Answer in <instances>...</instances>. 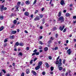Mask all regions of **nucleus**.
I'll use <instances>...</instances> for the list:
<instances>
[{
  "label": "nucleus",
  "instance_id": "1",
  "mask_svg": "<svg viewBox=\"0 0 76 76\" xmlns=\"http://www.w3.org/2000/svg\"><path fill=\"white\" fill-rule=\"evenodd\" d=\"M64 21V18L63 16H61L58 18V21H60L61 22H63Z\"/></svg>",
  "mask_w": 76,
  "mask_h": 76
},
{
  "label": "nucleus",
  "instance_id": "2",
  "mask_svg": "<svg viewBox=\"0 0 76 76\" xmlns=\"http://www.w3.org/2000/svg\"><path fill=\"white\" fill-rule=\"evenodd\" d=\"M39 20V17L38 16H37L34 19V20L35 21L37 20Z\"/></svg>",
  "mask_w": 76,
  "mask_h": 76
},
{
  "label": "nucleus",
  "instance_id": "3",
  "mask_svg": "<svg viewBox=\"0 0 76 76\" xmlns=\"http://www.w3.org/2000/svg\"><path fill=\"white\" fill-rule=\"evenodd\" d=\"M67 53L69 55L71 54V51H70V49H69L67 50Z\"/></svg>",
  "mask_w": 76,
  "mask_h": 76
},
{
  "label": "nucleus",
  "instance_id": "4",
  "mask_svg": "<svg viewBox=\"0 0 76 76\" xmlns=\"http://www.w3.org/2000/svg\"><path fill=\"white\" fill-rule=\"evenodd\" d=\"M19 45V44L18 42H16L14 45V48H16V46H18Z\"/></svg>",
  "mask_w": 76,
  "mask_h": 76
},
{
  "label": "nucleus",
  "instance_id": "5",
  "mask_svg": "<svg viewBox=\"0 0 76 76\" xmlns=\"http://www.w3.org/2000/svg\"><path fill=\"white\" fill-rule=\"evenodd\" d=\"M60 4L61 5H64V4H65L64 1L63 0H61L60 2Z\"/></svg>",
  "mask_w": 76,
  "mask_h": 76
},
{
  "label": "nucleus",
  "instance_id": "6",
  "mask_svg": "<svg viewBox=\"0 0 76 76\" xmlns=\"http://www.w3.org/2000/svg\"><path fill=\"white\" fill-rule=\"evenodd\" d=\"M4 5H2L1 7V12H3V10L4 9Z\"/></svg>",
  "mask_w": 76,
  "mask_h": 76
},
{
  "label": "nucleus",
  "instance_id": "7",
  "mask_svg": "<svg viewBox=\"0 0 76 76\" xmlns=\"http://www.w3.org/2000/svg\"><path fill=\"white\" fill-rule=\"evenodd\" d=\"M64 26H63L62 27L61 26L59 28V29L61 31H62L63 30V29H64Z\"/></svg>",
  "mask_w": 76,
  "mask_h": 76
},
{
  "label": "nucleus",
  "instance_id": "8",
  "mask_svg": "<svg viewBox=\"0 0 76 76\" xmlns=\"http://www.w3.org/2000/svg\"><path fill=\"white\" fill-rule=\"evenodd\" d=\"M11 34H15L16 33V31H11Z\"/></svg>",
  "mask_w": 76,
  "mask_h": 76
},
{
  "label": "nucleus",
  "instance_id": "9",
  "mask_svg": "<svg viewBox=\"0 0 76 76\" xmlns=\"http://www.w3.org/2000/svg\"><path fill=\"white\" fill-rule=\"evenodd\" d=\"M39 68H40V66H38V65L35 68V69L36 70H38L39 69Z\"/></svg>",
  "mask_w": 76,
  "mask_h": 76
},
{
  "label": "nucleus",
  "instance_id": "10",
  "mask_svg": "<svg viewBox=\"0 0 76 76\" xmlns=\"http://www.w3.org/2000/svg\"><path fill=\"white\" fill-rule=\"evenodd\" d=\"M32 73L34 75H37V73H36V72L34 71H32Z\"/></svg>",
  "mask_w": 76,
  "mask_h": 76
},
{
  "label": "nucleus",
  "instance_id": "11",
  "mask_svg": "<svg viewBox=\"0 0 76 76\" xmlns=\"http://www.w3.org/2000/svg\"><path fill=\"white\" fill-rule=\"evenodd\" d=\"M42 61L39 62L38 64V66L40 67H41V65L42 64Z\"/></svg>",
  "mask_w": 76,
  "mask_h": 76
},
{
  "label": "nucleus",
  "instance_id": "12",
  "mask_svg": "<svg viewBox=\"0 0 76 76\" xmlns=\"http://www.w3.org/2000/svg\"><path fill=\"white\" fill-rule=\"evenodd\" d=\"M29 69H27L26 70V73H27V74H29Z\"/></svg>",
  "mask_w": 76,
  "mask_h": 76
},
{
  "label": "nucleus",
  "instance_id": "13",
  "mask_svg": "<svg viewBox=\"0 0 76 76\" xmlns=\"http://www.w3.org/2000/svg\"><path fill=\"white\" fill-rule=\"evenodd\" d=\"M24 15L25 16H28V15H29V12H26L24 13Z\"/></svg>",
  "mask_w": 76,
  "mask_h": 76
},
{
  "label": "nucleus",
  "instance_id": "14",
  "mask_svg": "<svg viewBox=\"0 0 76 76\" xmlns=\"http://www.w3.org/2000/svg\"><path fill=\"white\" fill-rule=\"evenodd\" d=\"M62 64V63L59 62V63L58 64V67H60V66H61Z\"/></svg>",
  "mask_w": 76,
  "mask_h": 76
},
{
  "label": "nucleus",
  "instance_id": "15",
  "mask_svg": "<svg viewBox=\"0 0 76 76\" xmlns=\"http://www.w3.org/2000/svg\"><path fill=\"white\" fill-rule=\"evenodd\" d=\"M15 8L16 9V10H18V9H19V6H15Z\"/></svg>",
  "mask_w": 76,
  "mask_h": 76
},
{
  "label": "nucleus",
  "instance_id": "16",
  "mask_svg": "<svg viewBox=\"0 0 76 76\" xmlns=\"http://www.w3.org/2000/svg\"><path fill=\"white\" fill-rule=\"evenodd\" d=\"M66 17H68V16H70V14L69 13H67L66 14Z\"/></svg>",
  "mask_w": 76,
  "mask_h": 76
},
{
  "label": "nucleus",
  "instance_id": "17",
  "mask_svg": "<svg viewBox=\"0 0 76 76\" xmlns=\"http://www.w3.org/2000/svg\"><path fill=\"white\" fill-rule=\"evenodd\" d=\"M4 28V27L2 26L1 28H0V31H3V29Z\"/></svg>",
  "mask_w": 76,
  "mask_h": 76
},
{
  "label": "nucleus",
  "instance_id": "18",
  "mask_svg": "<svg viewBox=\"0 0 76 76\" xmlns=\"http://www.w3.org/2000/svg\"><path fill=\"white\" fill-rule=\"evenodd\" d=\"M4 18V17L2 15L0 16V19L1 20H3V18Z\"/></svg>",
  "mask_w": 76,
  "mask_h": 76
},
{
  "label": "nucleus",
  "instance_id": "19",
  "mask_svg": "<svg viewBox=\"0 0 76 76\" xmlns=\"http://www.w3.org/2000/svg\"><path fill=\"white\" fill-rule=\"evenodd\" d=\"M57 29V28L56 27H54L52 29V31H55V30H56Z\"/></svg>",
  "mask_w": 76,
  "mask_h": 76
},
{
  "label": "nucleus",
  "instance_id": "20",
  "mask_svg": "<svg viewBox=\"0 0 76 76\" xmlns=\"http://www.w3.org/2000/svg\"><path fill=\"white\" fill-rule=\"evenodd\" d=\"M61 12H60L58 13V17H60V16H61Z\"/></svg>",
  "mask_w": 76,
  "mask_h": 76
},
{
  "label": "nucleus",
  "instance_id": "21",
  "mask_svg": "<svg viewBox=\"0 0 76 76\" xmlns=\"http://www.w3.org/2000/svg\"><path fill=\"white\" fill-rule=\"evenodd\" d=\"M29 1H26V3L27 4H29L30 3H29Z\"/></svg>",
  "mask_w": 76,
  "mask_h": 76
},
{
  "label": "nucleus",
  "instance_id": "22",
  "mask_svg": "<svg viewBox=\"0 0 76 76\" xmlns=\"http://www.w3.org/2000/svg\"><path fill=\"white\" fill-rule=\"evenodd\" d=\"M58 68H59V70L60 71L62 70V69H63V67H58Z\"/></svg>",
  "mask_w": 76,
  "mask_h": 76
},
{
  "label": "nucleus",
  "instance_id": "23",
  "mask_svg": "<svg viewBox=\"0 0 76 76\" xmlns=\"http://www.w3.org/2000/svg\"><path fill=\"white\" fill-rule=\"evenodd\" d=\"M40 18H42V17H43V15L42 14H39V15Z\"/></svg>",
  "mask_w": 76,
  "mask_h": 76
},
{
  "label": "nucleus",
  "instance_id": "24",
  "mask_svg": "<svg viewBox=\"0 0 76 76\" xmlns=\"http://www.w3.org/2000/svg\"><path fill=\"white\" fill-rule=\"evenodd\" d=\"M17 23V20H14L13 21V23L14 24H16V23Z\"/></svg>",
  "mask_w": 76,
  "mask_h": 76
},
{
  "label": "nucleus",
  "instance_id": "25",
  "mask_svg": "<svg viewBox=\"0 0 76 76\" xmlns=\"http://www.w3.org/2000/svg\"><path fill=\"white\" fill-rule=\"evenodd\" d=\"M19 45L20 46H23V44L22 43H20L19 44Z\"/></svg>",
  "mask_w": 76,
  "mask_h": 76
},
{
  "label": "nucleus",
  "instance_id": "26",
  "mask_svg": "<svg viewBox=\"0 0 76 76\" xmlns=\"http://www.w3.org/2000/svg\"><path fill=\"white\" fill-rule=\"evenodd\" d=\"M44 50L45 51H47L48 50V48L45 47L44 49Z\"/></svg>",
  "mask_w": 76,
  "mask_h": 76
},
{
  "label": "nucleus",
  "instance_id": "27",
  "mask_svg": "<svg viewBox=\"0 0 76 76\" xmlns=\"http://www.w3.org/2000/svg\"><path fill=\"white\" fill-rule=\"evenodd\" d=\"M50 70L51 71H53V70H54V67H53V66H51L50 67Z\"/></svg>",
  "mask_w": 76,
  "mask_h": 76
},
{
  "label": "nucleus",
  "instance_id": "28",
  "mask_svg": "<svg viewBox=\"0 0 76 76\" xmlns=\"http://www.w3.org/2000/svg\"><path fill=\"white\" fill-rule=\"evenodd\" d=\"M45 64L46 65V67H49V65L48 64V63H46Z\"/></svg>",
  "mask_w": 76,
  "mask_h": 76
},
{
  "label": "nucleus",
  "instance_id": "29",
  "mask_svg": "<svg viewBox=\"0 0 76 76\" xmlns=\"http://www.w3.org/2000/svg\"><path fill=\"white\" fill-rule=\"evenodd\" d=\"M14 37V35L11 36H10V38L11 39H13Z\"/></svg>",
  "mask_w": 76,
  "mask_h": 76
},
{
  "label": "nucleus",
  "instance_id": "30",
  "mask_svg": "<svg viewBox=\"0 0 76 76\" xmlns=\"http://www.w3.org/2000/svg\"><path fill=\"white\" fill-rule=\"evenodd\" d=\"M19 55H20V56H22L23 55V54H22V53L21 52H20L18 54Z\"/></svg>",
  "mask_w": 76,
  "mask_h": 76
},
{
  "label": "nucleus",
  "instance_id": "31",
  "mask_svg": "<svg viewBox=\"0 0 76 76\" xmlns=\"http://www.w3.org/2000/svg\"><path fill=\"white\" fill-rule=\"evenodd\" d=\"M51 43H52V40H50L48 41V44H51Z\"/></svg>",
  "mask_w": 76,
  "mask_h": 76
},
{
  "label": "nucleus",
  "instance_id": "32",
  "mask_svg": "<svg viewBox=\"0 0 76 76\" xmlns=\"http://www.w3.org/2000/svg\"><path fill=\"white\" fill-rule=\"evenodd\" d=\"M20 3H21V2H18L17 3V5H18V6H19V5H20Z\"/></svg>",
  "mask_w": 76,
  "mask_h": 76
},
{
  "label": "nucleus",
  "instance_id": "33",
  "mask_svg": "<svg viewBox=\"0 0 76 76\" xmlns=\"http://www.w3.org/2000/svg\"><path fill=\"white\" fill-rule=\"evenodd\" d=\"M36 55H37V56H38V55H39V52H35Z\"/></svg>",
  "mask_w": 76,
  "mask_h": 76
},
{
  "label": "nucleus",
  "instance_id": "34",
  "mask_svg": "<svg viewBox=\"0 0 76 76\" xmlns=\"http://www.w3.org/2000/svg\"><path fill=\"white\" fill-rule=\"evenodd\" d=\"M58 47H56L54 48V50H58Z\"/></svg>",
  "mask_w": 76,
  "mask_h": 76
},
{
  "label": "nucleus",
  "instance_id": "35",
  "mask_svg": "<svg viewBox=\"0 0 76 76\" xmlns=\"http://www.w3.org/2000/svg\"><path fill=\"white\" fill-rule=\"evenodd\" d=\"M7 42V39H5L4 41V42Z\"/></svg>",
  "mask_w": 76,
  "mask_h": 76
},
{
  "label": "nucleus",
  "instance_id": "36",
  "mask_svg": "<svg viewBox=\"0 0 76 76\" xmlns=\"http://www.w3.org/2000/svg\"><path fill=\"white\" fill-rule=\"evenodd\" d=\"M2 71L3 72H4V73H6V71H5V70L4 69L2 70Z\"/></svg>",
  "mask_w": 76,
  "mask_h": 76
},
{
  "label": "nucleus",
  "instance_id": "37",
  "mask_svg": "<svg viewBox=\"0 0 76 76\" xmlns=\"http://www.w3.org/2000/svg\"><path fill=\"white\" fill-rule=\"evenodd\" d=\"M66 31V28H65L64 30L63 31V32H65Z\"/></svg>",
  "mask_w": 76,
  "mask_h": 76
},
{
  "label": "nucleus",
  "instance_id": "38",
  "mask_svg": "<svg viewBox=\"0 0 76 76\" xmlns=\"http://www.w3.org/2000/svg\"><path fill=\"white\" fill-rule=\"evenodd\" d=\"M50 39L51 40H54V37H51L50 38Z\"/></svg>",
  "mask_w": 76,
  "mask_h": 76
},
{
  "label": "nucleus",
  "instance_id": "39",
  "mask_svg": "<svg viewBox=\"0 0 76 76\" xmlns=\"http://www.w3.org/2000/svg\"><path fill=\"white\" fill-rule=\"evenodd\" d=\"M38 13V10H36L34 13L35 14H36V13Z\"/></svg>",
  "mask_w": 76,
  "mask_h": 76
},
{
  "label": "nucleus",
  "instance_id": "40",
  "mask_svg": "<svg viewBox=\"0 0 76 76\" xmlns=\"http://www.w3.org/2000/svg\"><path fill=\"white\" fill-rule=\"evenodd\" d=\"M59 63V61H57L56 62V64H57Z\"/></svg>",
  "mask_w": 76,
  "mask_h": 76
},
{
  "label": "nucleus",
  "instance_id": "41",
  "mask_svg": "<svg viewBox=\"0 0 76 76\" xmlns=\"http://www.w3.org/2000/svg\"><path fill=\"white\" fill-rule=\"evenodd\" d=\"M36 3H37V0H35L33 4H35Z\"/></svg>",
  "mask_w": 76,
  "mask_h": 76
},
{
  "label": "nucleus",
  "instance_id": "42",
  "mask_svg": "<svg viewBox=\"0 0 76 76\" xmlns=\"http://www.w3.org/2000/svg\"><path fill=\"white\" fill-rule=\"evenodd\" d=\"M49 59L51 60L52 59V57H51V56H49Z\"/></svg>",
  "mask_w": 76,
  "mask_h": 76
},
{
  "label": "nucleus",
  "instance_id": "43",
  "mask_svg": "<svg viewBox=\"0 0 76 76\" xmlns=\"http://www.w3.org/2000/svg\"><path fill=\"white\" fill-rule=\"evenodd\" d=\"M14 14L12 13L10 17H12V16H14Z\"/></svg>",
  "mask_w": 76,
  "mask_h": 76
},
{
  "label": "nucleus",
  "instance_id": "44",
  "mask_svg": "<svg viewBox=\"0 0 76 76\" xmlns=\"http://www.w3.org/2000/svg\"><path fill=\"white\" fill-rule=\"evenodd\" d=\"M42 75H45V72H42Z\"/></svg>",
  "mask_w": 76,
  "mask_h": 76
},
{
  "label": "nucleus",
  "instance_id": "45",
  "mask_svg": "<svg viewBox=\"0 0 76 76\" xmlns=\"http://www.w3.org/2000/svg\"><path fill=\"white\" fill-rule=\"evenodd\" d=\"M33 62V60H31V61H30V64H32V63Z\"/></svg>",
  "mask_w": 76,
  "mask_h": 76
},
{
  "label": "nucleus",
  "instance_id": "46",
  "mask_svg": "<svg viewBox=\"0 0 76 76\" xmlns=\"http://www.w3.org/2000/svg\"><path fill=\"white\" fill-rule=\"evenodd\" d=\"M25 75V73L24 72H23L21 74V76H24Z\"/></svg>",
  "mask_w": 76,
  "mask_h": 76
},
{
  "label": "nucleus",
  "instance_id": "47",
  "mask_svg": "<svg viewBox=\"0 0 76 76\" xmlns=\"http://www.w3.org/2000/svg\"><path fill=\"white\" fill-rule=\"evenodd\" d=\"M37 49H35V50H34L33 51L34 53H36V52H37Z\"/></svg>",
  "mask_w": 76,
  "mask_h": 76
},
{
  "label": "nucleus",
  "instance_id": "48",
  "mask_svg": "<svg viewBox=\"0 0 76 76\" xmlns=\"http://www.w3.org/2000/svg\"><path fill=\"white\" fill-rule=\"evenodd\" d=\"M66 61V60H65V59H64V61H63V64H64V63H65V61Z\"/></svg>",
  "mask_w": 76,
  "mask_h": 76
},
{
  "label": "nucleus",
  "instance_id": "49",
  "mask_svg": "<svg viewBox=\"0 0 76 76\" xmlns=\"http://www.w3.org/2000/svg\"><path fill=\"white\" fill-rule=\"evenodd\" d=\"M39 44H41V45H42V44H43V43H42V42L41 41H39Z\"/></svg>",
  "mask_w": 76,
  "mask_h": 76
},
{
  "label": "nucleus",
  "instance_id": "50",
  "mask_svg": "<svg viewBox=\"0 0 76 76\" xmlns=\"http://www.w3.org/2000/svg\"><path fill=\"white\" fill-rule=\"evenodd\" d=\"M73 18L74 19H76V16H74L73 17Z\"/></svg>",
  "mask_w": 76,
  "mask_h": 76
},
{
  "label": "nucleus",
  "instance_id": "51",
  "mask_svg": "<svg viewBox=\"0 0 76 76\" xmlns=\"http://www.w3.org/2000/svg\"><path fill=\"white\" fill-rule=\"evenodd\" d=\"M37 58H35L34 59V61H36V60H37Z\"/></svg>",
  "mask_w": 76,
  "mask_h": 76
},
{
  "label": "nucleus",
  "instance_id": "52",
  "mask_svg": "<svg viewBox=\"0 0 76 76\" xmlns=\"http://www.w3.org/2000/svg\"><path fill=\"white\" fill-rule=\"evenodd\" d=\"M42 24H44V23H45V20H42Z\"/></svg>",
  "mask_w": 76,
  "mask_h": 76
},
{
  "label": "nucleus",
  "instance_id": "53",
  "mask_svg": "<svg viewBox=\"0 0 76 76\" xmlns=\"http://www.w3.org/2000/svg\"><path fill=\"white\" fill-rule=\"evenodd\" d=\"M26 50H29V48L28 47H27L26 48Z\"/></svg>",
  "mask_w": 76,
  "mask_h": 76
},
{
  "label": "nucleus",
  "instance_id": "54",
  "mask_svg": "<svg viewBox=\"0 0 76 76\" xmlns=\"http://www.w3.org/2000/svg\"><path fill=\"white\" fill-rule=\"evenodd\" d=\"M7 9V8H6V7H5V8H4V10H6Z\"/></svg>",
  "mask_w": 76,
  "mask_h": 76
},
{
  "label": "nucleus",
  "instance_id": "55",
  "mask_svg": "<svg viewBox=\"0 0 76 76\" xmlns=\"http://www.w3.org/2000/svg\"><path fill=\"white\" fill-rule=\"evenodd\" d=\"M34 55H36L35 53H33V54H32V56H34Z\"/></svg>",
  "mask_w": 76,
  "mask_h": 76
},
{
  "label": "nucleus",
  "instance_id": "56",
  "mask_svg": "<svg viewBox=\"0 0 76 76\" xmlns=\"http://www.w3.org/2000/svg\"><path fill=\"white\" fill-rule=\"evenodd\" d=\"M58 36V34H56L55 35V37H56V38H57V36Z\"/></svg>",
  "mask_w": 76,
  "mask_h": 76
},
{
  "label": "nucleus",
  "instance_id": "57",
  "mask_svg": "<svg viewBox=\"0 0 76 76\" xmlns=\"http://www.w3.org/2000/svg\"><path fill=\"white\" fill-rule=\"evenodd\" d=\"M59 58H60V56H58V57L57 58V60H58Z\"/></svg>",
  "mask_w": 76,
  "mask_h": 76
},
{
  "label": "nucleus",
  "instance_id": "58",
  "mask_svg": "<svg viewBox=\"0 0 76 76\" xmlns=\"http://www.w3.org/2000/svg\"><path fill=\"white\" fill-rule=\"evenodd\" d=\"M59 61L60 63H61V59H59Z\"/></svg>",
  "mask_w": 76,
  "mask_h": 76
},
{
  "label": "nucleus",
  "instance_id": "59",
  "mask_svg": "<svg viewBox=\"0 0 76 76\" xmlns=\"http://www.w3.org/2000/svg\"><path fill=\"white\" fill-rule=\"evenodd\" d=\"M2 73H3L1 72L0 73V76H2Z\"/></svg>",
  "mask_w": 76,
  "mask_h": 76
},
{
  "label": "nucleus",
  "instance_id": "60",
  "mask_svg": "<svg viewBox=\"0 0 76 76\" xmlns=\"http://www.w3.org/2000/svg\"><path fill=\"white\" fill-rule=\"evenodd\" d=\"M44 8H42V12L43 11H44Z\"/></svg>",
  "mask_w": 76,
  "mask_h": 76
},
{
  "label": "nucleus",
  "instance_id": "61",
  "mask_svg": "<svg viewBox=\"0 0 76 76\" xmlns=\"http://www.w3.org/2000/svg\"><path fill=\"white\" fill-rule=\"evenodd\" d=\"M30 17L31 18H33V15H31Z\"/></svg>",
  "mask_w": 76,
  "mask_h": 76
},
{
  "label": "nucleus",
  "instance_id": "62",
  "mask_svg": "<svg viewBox=\"0 0 76 76\" xmlns=\"http://www.w3.org/2000/svg\"><path fill=\"white\" fill-rule=\"evenodd\" d=\"M63 72H66V69L64 68L63 70Z\"/></svg>",
  "mask_w": 76,
  "mask_h": 76
},
{
  "label": "nucleus",
  "instance_id": "63",
  "mask_svg": "<svg viewBox=\"0 0 76 76\" xmlns=\"http://www.w3.org/2000/svg\"><path fill=\"white\" fill-rule=\"evenodd\" d=\"M40 29H42V26H41L40 27Z\"/></svg>",
  "mask_w": 76,
  "mask_h": 76
},
{
  "label": "nucleus",
  "instance_id": "64",
  "mask_svg": "<svg viewBox=\"0 0 76 76\" xmlns=\"http://www.w3.org/2000/svg\"><path fill=\"white\" fill-rule=\"evenodd\" d=\"M7 76H10V74H9L8 73L7 75Z\"/></svg>",
  "mask_w": 76,
  "mask_h": 76
}]
</instances>
